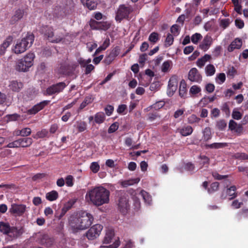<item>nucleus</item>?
I'll list each match as a JSON object with an SVG mask.
<instances>
[{
  "label": "nucleus",
  "mask_w": 248,
  "mask_h": 248,
  "mask_svg": "<svg viewBox=\"0 0 248 248\" xmlns=\"http://www.w3.org/2000/svg\"><path fill=\"white\" fill-rule=\"evenodd\" d=\"M178 77L176 75L172 76L169 81L167 93L169 96L172 95L177 89Z\"/></svg>",
  "instance_id": "9b49d317"
},
{
  "label": "nucleus",
  "mask_w": 248,
  "mask_h": 248,
  "mask_svg": "<svg viewBox=\"0 0 248 248\" xmlns=\"http://www.w3.org/2000/svg\"><path fill=\"white\" fill-rule=\"evenodd\" d=\"M24 14L25 11L23 9H18L16 10L13 16L11 17L10 20V24L14 25L16 23L23 18Z\"/></svg>",
  "instance_id": "f3484780"
},
{
  "label": "nucleus",
  "mask_w": 248,
  "mask_h": 248,
  "mask_svg": "<svg viewBox=\"0 0 248 248\" xmlns=\"http://www.w3.org/2000/svg\"><path fill=\"white\" fill-rule=\"evenodd\" d=\"M177 131L179 132L182 136L186 137L191 135L193 131V129L191 126L187 125L181 128H178Z\"/></svg>",
  "instance_id": "5701e85b"
},
{
  "label": "nucleus",
  "mask_w": 248,
  "mask_h": 248,
  "mask_svg": "<svg viewBox=\"0 0 248 248\" xmlns=\"http://www.w3.org/2000/svg\"><path fill=\"white\" fill-rule=\"evenodd\" d=\"M232 116L233 119L236 120H239L242 118V114L240 111H237L234 109L232 111Z\"/></svg>",
  "instance_id": "0e129e2a"
},
{
  "label": "nucleus",
  "mask_w": 248,
  "mask_h": 248,
  "mask_svg": "<svg viewBox=\"0 0 248 248\" xmlns=\"http://www.w3.org/2000/svg\"><path fill=\"white\" fill-rule=\"evenodd\" d=\"M221 110L224 112L226 116L229 117L230 115V110L227 103H224L221 107Z\"/></svg>",
  "instance_id": "4d7b16f0"
},
{
  "label": "nucleus",
  "mask_w": 248,
  "mask_h": 248,
  "mask_svg": "<svg viewBox=\"0 0 248 248\" xmlns=\"http://www.w3.org/2000/svg\"><path fill=\"white\" fill-rule=\"evenodd\" d=\"M139 181V180H138L137 179L125 180L122 182L121 185L124 187H127L128 186L133 185L134 183H137Z\"/></svg>",
  "instance_id": "bf43d9fd"
},
{
  "label": "nucleus",
  "mask_w": 248,
  "mask_h": 248,
  "mask_svg": "<svg viewBox=\"0 0 248 248\" xmlns=\"http://www.w3.org/2000/svg\"><path fill=\"white\" fill-rule=\"evenodd\" d=\"M212 42L213 39L211 36L207 35L204 36L202 41L200 44L199 47L204 51H206L209 48L212 44Z\"/></svg>",
  "instance_id": "6ab92c4d"
},
{
  "label": "nucleus",
  "mask_w": 248,
  "mask_h": 248,
  "mask_svg": "<svg viewBox=\"0 0 248 248\" xmlns=\"http://www.w3.org/2000/svg\"><path fill=\"white\" fill-rule=\"evenodd\" d=\"M120 244V241L117 240H115L112 245L109 246H101L100 248H117L119 246Z\"/></svg>",
  "instance_id": "338daca9"
},
{
  "label": "nucleus",
  "mask_w": 248,
  "mask_h": 248,
  "mask_svg": "<svg viewBox=\"0 0 248 248\" xmlns=\"http://www.w3.org/2000/svg\"><path fill=\"white\" fill-rule=\"evenodd\" d=\"M201 120L200 118L196 115L192 114L188 118V122L190 124L198 123Z\"/></svg>",
  "instance_id": "052dcab7"
},
{
  "label": "nucleus",
  "mask_w": 248,
  "mask_h": 248,
  "mask_svg": "<svg viewBox=\"0 0 248 248\" xmlns=\"http://www.w3.org/2000/svg\"><path fill=\"white\" fill-rule=\"evenodd\" d=\"M199 158L201 159L200 164L202 165V167L205 166L207 167L209 164V158L207 156L204 155H200Z\"/></svg>",
  "instance_id": "c03bdc74"
},
{
  "label": "nucleus",
  "mask_w": 248,
  "mask_h": 248,
  "mask_svg": "<svg viewBox=\"0 0 248 248\" xmlns=\"http://www.w3.org/2000/svg\"><path fill=\"white\" fill-rule=\"evenodd\" d=\"M237 196L236 187L235 186H232L222 191L220 198L222 200L228 199L229 200H232Z\"/></svg>",
  "instance_id": "9d476101"
},
{
  "label": "nucleus",
  "mask_w": 248,
  "mask_h": 248,
  "mask_svg": "<svg viewBox=\"0 0 248 248\" xmlns=\"http://www.w3.org/2000/svg\"><path fill=\"white\" fill-rule=\"evenodd\" d=\"M20 147L27 148L31 146L33 143V140L30 137H24L19 138Z\"/></svg>",
  "instance_id": "b1692460"
},
{
  "label": "nucleus",
  "mask_w": 248,
  "mask_h": 248,
  "mask_svg": "<svg viewBox=\"0 0 248 248\" xmlns=\"http://www.w3.org/2000/svg\"><path fill=\"white\" fill-rule=\"evenodd\" d=\"M67 86V84L64 82H61L53 84L46 88V92L48 95H52L58 94L62 92Z\"/></svg>",
  "instance_id": "6e6552de"
},
{
  "label": "nucleus",
  "mask_w": 248,
  "mask_h": 248,
  "mask_svg": "<svg viewBox=\"0 0 248 248\" xmlns=\"http://www.w3.org/2000/svg\"><path fill=\"white\" fill-rule=\"evenodd\" d=\"M231 23V21L229 18L222 19L219 21V26L224 30L229 26Z\"/></svg>",
  "instance_id": "37998d69"
},
{
  "label": "nucleus",
  "mask_w": 248,
  "mask_h": 248,
  "mask_svg": "<svg viewBox=\"0 0 248 248\" xmlns=\"http://www.w3.org/2000/svg\"><path fill=\"white\" fill-rule=\"evenodd\" d=\"M148 40L151 43L155 44L159 41V35L156 32H153L150 34Z\"/></svg>",
  "instance_id": "58836bf2"
},
{
  "label": "nucleus",
  "mask_w": 248,
  "mask_h": 248,
  "mask_svg": "<svg viewBox=\"0 0 248 248\" xmlns=\"http://www.w3.org/2000/svg\"><path fill=\"white\" fill-rule=\"evenodd\" d=\"M203 139L204 141H207L212 138V134L211 129L209 127H205L203 131Z\"/></svg>",
  "instance_id": "e433bc0d"
},
{
  "label": "nucleus",
  "mask_w": 248,
  "mask_h": 248,
  "mask_svg": "<svg viewBox=\"0 0 248 248\" xmlns=\"http://www.w3.org/2000/svg\"><path fill=\"white\" fill-rule=\"evenodd\" d=\"M94 100V98L92 95L86 96L83 101L81 103L79 108L77 110V112L79 113L82 109L85 108L87 105L92 103Z\"/></svg>",
  "instance_id": "393cba45"
},
{
  "label": "nucleus",
  "mask_w": 248,
  "mask_h": 248,
  "mask_svg": "<svg viewBox=\"0 0 248 248\" xmlns=\"http://www.w3.org/2000/svg\"><path fill=\"white\" fill-rule=\"evenodd\" d=\"M165 105V103L164 101H160L158 102H156L152 106H151L150 107L151 108L155 109V110H158L162 108Z\"/></svg>",
  "instance_id": "13d9d810"
},
{
  "label": "nucleus",
  "mask_w": 248,
  "mask_h": 248,
  "mask_svg": "<svg viewBox=\"0 0 248 248\" xmlns=\"http://www.w3.org/2000/svg\"><path fill=\"white\" fill-rule=\"evenodd\" d=\"M179 26L177 24H174L170 28V31L173 35L177 36L180 33Z\"/></svg>",
  "instance_id": "6e6d98bb"
},
{
  "label": "nucleus",
  "mask_w": 248,
  "mask_h": 248,
  "mask_svg": "<svg viewBox=\"0 0 248 248\" xmlns=\"http://www.w3.org/2000/svg\"><path fill=\"white\" fill-rule=\"evenodd\" d=\"M202 38V36L200 33H196L192 35L191 39L193 43L197 44Z\"/></svg>",
  "instance_id": "5fc2aeb1"
},
{
  "label": "nucleus",
  "mask_w": 248,
  "mask_h": 248,
  "mask_svg": "<svg viewBox=\"0 0 248 248\" xmlns=\"http://www.w3.org/2000/svg\"><path fill=\"white\" fill-rule=\"evenodd\" d=\"M49 102L50 101L48 100H44L37 104L27 111V114L29 115H34L36 114L47 106Z\"/></svg>",
  "instance_id": "2eb2a0df"
},
{
  "label": "nucleus",
  "mask_w": 248,
  "mask_h": 248,
  "mask_svg": "<svg viewBox=\"0 0 248 248\" xmlns=\"http://www.w3.org/2000/svg\"><path fill=\"white\" fill-rule=\"evenodd\" d=\"M119 128V124L118 123L115 122L111 124L109 127L108 132V133H112L115 132Z\"/></svg>",
  "instance_id": "680f3d73"
},
{
  "label": "nucleus",
  "mask_w": 248,
  "mask_h": 248,
  "mask_svg": "<svg viewBox=\"0 0 248 248\" xmlns=\"http://www.w3.org/2000/svg\"><path fill=\"white\" fill-rule=\"evenodd\" d=\"M23 83L17 81H13L10 84V88L12 91L18 92L23 87Z\"/></svg>",
  "instance_id": "c756f323"
},
{
  "label": "nucleus",
  "mask_w": 248,
  "mask_h": 248,
  "mask_svg": "<svg viewBox=\"0 0 248 248\" xmlns=\"http://www.w3.org/2000/svg\"><path fill=\"white\" fill-rule=\"evenodd\" d=\"M35 55L33 53H29L20 60L16 65V69L19 72L28 71L33 65Z\"/></svg>",
  "instance_id": "39448f33"
},
{
  "label": "nucleus",
  "mask_w": 248,
  "mask_h": 248,
  "mask_svg": "<svg viewBox=\"0 0 248 248\" xmlns=\"http://www.w3.org/2000/svg\"><path fill=\"white\" fill-rule=\"evenodd\" d=\"M242 45V42L241 39L237 38L235 39L229 46L228 51L232 52L235 49H240Z\"/></svg>",
  "instance_id": "4be33fe9"
},
{
  "label": "nucleus",
  "mask_w": 248,
  "mask_h": 248,
  "mask_svg": "<svg viewBox=\"0 0 248 248\" xmlns=\"http://www.w3.org/2000/svg\"><path fill=\"white\" fill-rule=\"evenodd\" d=\"M132 11L130 6H126L125 4L119 5L116 13L115 17L116 21L121 22L123 19H127Z\"/></svg>",
  "instance_id": "423d86ee"
},
{
  "label": "nucleus",
  "mask_w": 248,
  "mask_h": 248,
  "mask_svg": "<svg viewBox=\"0 0 248 248\" xmlns=\"http://www.w3.org/2000/svg\"><path fill=\"white\" fill-rule=\"evenodd\" d=\"M105 114L103 112H98L96 113L94 117V122L98 124L103 123L105 120Z\"/></svg>",
  "instance_id": "c85d7f7f"
},
{
  "label": "nucleus",
  "mask_w": 248,
  "mask_h": 248,
  "mask_svg": "<svg viewBox=\"0 0 248 248\" xmlns=\"http://www.w3.org/2000/svg\"><path fill=\"white\" fill-rule=\"evenodd\" d=\"M174 41V37L172 34L168 33L165 41L164 46L166 47H168L173 44Z\"/></svg>",
  "instance_id": "79ce46f5"
},
{
  "label": "nucleus",
  "mask_w": 248,
  "mask_h": 248,
  "mask_svg": "<svg viewBox=\"0 0 248 248\" xmlns=\"http://www.w3.org/2000/svg\"><path fill=\"white\" fill-rule=\"evenodd\" d=\"M228 146V143L226 142L223 143H218L215 142L210 144H206L205 147L206 148H210V149H219L223 148L224 147H227Z\"/></svg>",
  "instance_id": "cd10ccee"
},
{
  "label": "nucleus",
  "mask_w": 248,
  "mask_h": 248,
  "mask_svg": "<svg viewBox=\"0 0 248 248\" xmlns=\"http://www.w3.org/2000/svg\"><path fill=\"white\" fill-rule=\"evenodd\" d=\"M34 36L32 33L28 32L26 36L20 40H18L14 49L16 54H21L25 52L33 44Z\"/></svg>",
  "instance_id": "20e7f679"
},
{
  "label": "nucleus",
  "mask_w": 248,
  "mask_h": 248,
  "mask_svg": "<svg viewBox=\"0 0 248 248\" xmlns=\"http://www.w3.org/2000/svg\"><path fill=\"white\" fill-rule=\"evenodd\" d=\"M42 245L46 247H50L53 243V239L49 238L48 235H44L41 240Z\"/></svg>",
  "instance_id": "72a5a7b5"
},
{
  "label": "nucleus",
  "mask_w": 248,
  "mask_h": 248,
  "mask_svg": "<svg viewBox=\"0 0 248 248\" xmlns=\"http://www.w3.org/2000/svg\"><path fill=\"white\" fill-rule=\"evenodd\" d=\"M219 184L218 182H216L212 183L210 187L208 188L207 190L209 193H213L218 189Z\"/></svg>",
  "instance_id": "a18cd8bd"
},
{
  "label": "nucleus",
  "mask_w": 248,
  "mask_h": 248,
  "mask_svg": "<svg viewBox=\"0 0 248 248\" xmlns=\"http://www.w3.org/2000/svg\"><path fill=\"white\" fill-rule=\"evenodd\" d=\"M48 134V132L46 129H43L38 131L35 134L32 135V137L35 139L44 138L47 137Z\"/></svg>",
  "instance_id": "c9c22d12"
},
{
  "label": "nucleus",
  "mask_w": 248,
  "mask_h": 248,
  "mask_svg": "<svg viewBox=\"0 0 248 248\" xmlns=\"http://www.w3.org/2000/svg\"><path fill=\"white\" fill-rule=\"evenodd\" d=\"M226 80V76L225 74L223 73H219L217 75V77L216 78V82L219 84H221L225 82Z\"/></svg>",
  "instance_id": "de8ad7c7"
},
{
  "label": "nucleus",
  "mask_w": 248,
  "mask_h": 248,
  "mask_svg": "<svg viewBox=\"0 0 248 248\" xmlns=\"http://www.w3.org/2000/svg\"><path fill=\"white\" fill-rule=\"evenodd\" d=\"M114 233L113 231L110 230L107 232L106 235L104 237L103 243L104 244H109L111 242V240L113 238Z\"/></svg>",
  "instance_id": "f704fd0d"
},
{
  "label": "nucleus",
  "mask_w": 248,
  "mask_h": 248,
  "mask_svg": "<svg viewBox=\"0 0 248 248\" xmlns=\"http://www.w3.org/2000/svg\"><path fill=\"white\" fill-rule=\"evenodd\" d=\"M59 197V194L57 191L55 190H52L46 194V199L50 202L56 200Z\"/></svg>",
  "instance_id": "473e14b6"
},
{
  "label": "nucleus",
  "mask_w": 248,
  "mask_h": 248,
  "mask_svg": "<svg viewBox=\"0 0 248 248\" xmlns=\"http://www.w3.org/2000/svg\"><path fill=\"white\" fill-rule=\"evenodd\" d=\"M186 94V84L185 81L183 79L181 81L179 86V95L185 98Z\"/></svg>",
  "instance_id": "bb28decb"
},
{
  "label": "nucleus",
  "mask_w": 248,
  "mask_h": 248,
  "mask_svg": "<svg viewBox=\"0 0 248 248\" xmlns=\"http://www.w3.org/2000/svg\"><path fill=\"white\" fill-rule=\"evenodd\" d=\"M205 71L207 76H212L215 74L216 69L213 64H209L206 66Z\"/></svg>",
  "instance_id": "4c0bfd02"
},
{
  "label": "nucleus",
  "mask_w": 248,
  "mask_h": 248,
  "mask_svg": "<svg viewBox=\"0 0 248 248\" xmlns=\"http://www.w3.org/2000/svg\"><path fill=\"white\" fill-rule=\"evenodd\" d=\"M110 192L103 186H96L89 190L86 195V199L92 203L99 206L108 203L109 201Z\"/></svg>",
  "instance_id": "f03ea898"
},
{
  "label": "nucleus",
  "mask_w": 248,
  "mask_h": 248,
  "mask_svg": "<svg viewBox=\"0 0 248 248\" xmlns=\"http://www.w3.org/2000/svg\"><path fill=\"white\" fill-rule=\"evenodd\" d=\"M90 27L93 30H99L100 25V22L97 21L94 19H91L89 22Z\"/></svg>",
  "instance_id": "3c124183"
},
{
  "label": "nucleus",
  "mask_w": 248,
  "mask_h": 248,
  "mask_svg": "<svg viewBox=\"0 0 248 248\" xmlns=\"http://www.w3.org/2000/svg\"><path fill=\"white\" fill-rule=\"evenodd\" d=\"M53 28L48 25H43L39 29V32L43 35L44 39L50 42Z\"/></svg>",
  "instance_id": "dca6fc26"
},
{
  "label": "nucleus",
  "mask_w": 248,
  "mask_h": 248,
  "mask_svg": "<svg viewBox=\"0 0 248 248\" xmlns=\"http://www.w3.org/2000/svg\"><path fill=\"white\" fill-rule=\"evenodd\" d=\"M118 208L120 212L125 214L130 209L129 203V196L125 192H121L118 200Z\"/></svg>",
  "instance_id": "0eeeda50"
},
{
  "label": "nucleus",
  "mask_w": 248,
  "mask_h": 248,
  "mask_svg": "<svg viewBox=\"0 0 248 248\" xmlns=\"http://www.w3.org/2000/svg\"><path fill=\"white\" fill-rule=\"evenodd\" d=\"M98 4V0H89L85 2L83 5L86 6L90 10H93L96 9Z\"/></svg>",
  "instance_id": "2f4dec72"
},
{
  "label": "nucleus",
  "mask_w": 248,
  "mask_h": 248,
  "mask_svg": "<svg viewBox=\"0 0 248 248\" xmlns=\"http://www.w3.org/2000/svg\"><path fill=\"white\" fill-rule=\"evenodd\" d=\"M188 79L191 82L200 83L202 82V78L197 68H192L188 72Z\"/></svg>",
  "instance_id": "4468645a"
},
{
  "label": "nucleus",
  "mask_w": 248,
  "mask_h": 248,
  "mask_svg": "<svg viewBox=\"0 0 248 248\" xmlns=\"http://www.w3.org/2000/svg\"><path fill=\"white\" fill-rule=\"evenodd\" d=\"M171 63V61L168 60L165 61L161 66V71L164 73L167 72L170 68V64Z\"/></svg>",
  "instance_id": "864d4df0"
},
{
  "label": "nucleus",
  "mask_w": 248,
  "mask_h": 248,
  "mask_svg": "<svg viewBox=\"0 0 248 248\" xmlns=\"http://www.w3.org/2000/svg\"><path fill=\"white\" fill-rule=\"evenodd\" d=\"M26 206L24 204L13 203L11 205L9 212L16 216H21L25 212Z\"/></svg>",
  "instance_id": "f8f14e48"
},
{
  "label": "nucleus",
  "mask_w": 248,
  "mask_h": 248,
  "mask_svg": "<svg viewBox=\"0 0 248 248\" xmlns=\"http://www.w3.org/2000/svg\"><path fill=\"white\" fill-rule=\"evenodd\" d=\"M233 157L235 159L247 160L248 159V155L244 153H237L233 155Z\"/></svg>",
  "instance_id": "8fccbe9b"
},
{
  "label": "nucleus",
  "mask_w": 248,
  "mask_h": 248,
  "mask_svg": "<svg viewBox=\"0 0 248 248\" xmlns=\"http://www.w3.org/2000/svg\"><path fill=\"white\" fill-rule=\"evenodd\" d=\"M50 43H59L65 39V36L62 29L53 30L52 34L51 36Z\"/></svg>",
  "instance_id": "ddd939ff"
},
{
  "label": "nucleus",
  "mask_w": 248,
  "mask_h": 248,
  "mask_svg": "<svg viewBox=\"0 0 248 248\" xmlns=\"http://www.w3.org/2000/svg\"><path fill=\"white\" fill-rule=\"evenodd\" d=\"M211 58V57L209 54H205L202 57L199 59L196 62L197 65L202 68V67L205 64V63L209 61Z\"/></svg>",
  "instance_id": "a878e982"
},
{
  "label": "nucleus",
  "mask_w": 248,
  "mask_h": 248,
  "mask_svg": "<svg viewBox=\"0 0 248 248\" xmlns=\"http://www.w3.org/2000/svg\"><path fill=\"white\" fill-rule=\"evenodd\" d=\"M76 127L79 132H82L86 130L87 124L84 121H78Z\"/></svg>",
  "instance_id": "a19ab883"
},
{
  "label": "nucleus",
  "mask_w": 248,
  "mask_h": 248,
  "mask_svg": "<svg viewBox=\"0 0 248 248\" xmlns=\"http://www.w3.org/2000/svg\"><path fill=\"white\" fill-rule=\"evenodd\" d=\"M74 178L73 176L69 175L65 178V183L68 186H72L74 185Z\"/></svg>",
  "instance_id": "69168bd1"
},
{
  "label": "nucleus",
  "mask_w": 248,
  "mask_h": 248,
  "mask_svg": "<svg viewBox=\"0 0 248 248\" xmlns=\"http://www.w3.org/2000/svg\"><path fill=\"white\" fill-rule=\"evenodd\" d=\"M201 92V88L198 85H193L189 90V93L192 95H196Z\"/></svg>",
  "instance_id": "09e8293b"
},
{
  "label": "nucleus",
  "mask_w": 248,
  "mask_h": 248,
  "mask_svg": "<svg viewBox=\"0 0 248 248\" xmlns=\"http://www.w3.org/2000/svg\"><path fill=\"white\" fill-rule=\"evenodd\" d=\"M75 3L73 0H66V3L62 9L63 13L62 16H66L72 14L74 11Z\"/></svg>",
  "instance_id": "a211bd4d"
},
{
  "label": "nucleus",
  "mask_w": 248,
  "mask_h": 248,
  "mask_svg": "<svg viewBox=\"0 0 248 248\" xmlns=\"http://www.w3.org/2000/svg\"><path fill=\"white\" fill-rule=\"evenodd\" d=\"M31 130L29 127L23 128L21 130H17L16 133L17 136H21L24 137H27L31 134Z\"/></svg>",
  "instance_id": "7c9ffc66"
},
{
  "label": "nucleus",
  "mask_w": 248,
  "mask_h": 248,
  "mask_svg": "<svg viewBox=\"0 0 248 248\" xmlns=\"http://www.w3.org/2000/svg\"><path fill=\"white\" fill-rule=\"evenodd\" d=\"M73 67L70 64L66 63H63L61 64L59 69L60 73L65 75H70L73 71Z\"/></svg>",
  "instance_id": "412c9836"
},
{
  "label": "nucleus",
  "mask_w": 248,
  "mask_h": 248,
  "mask_svg": "<svg viewBox=\"0 0 248 248\" xmlns=\"http://www.w3.org/2000/svg\"><path fill=\"white\" fill-rule=\"evenodd\" d=\"M103 226L96 224L93 225L86 233L87 238L89 240H94L97 238L100 234L103 229Z\"/></svg>",
  "instance_id": "1a4fd4ad"
},
{
  "label": "nucleus",
  "mask_w": 248,
  "mask_h": 248,
  "mask_svg": "<svg viewBox=\"0 0 248 248\" xmlns=\"http://www.w3.org/2000/svg\"><path fill=\"white\" fill-rule=\"evenodd\" d=\"M90 168L93 173H96L99 170L100 166L98 162H93L91 164Z\"/></svg>",
  "instance_id": "603ef678"
},
{
  "label": "nucleus",
  "mask_w": 248,
  "mask_h": 248,
  "mask_svg": "<svg viewBox=\"0 0 248 248\" xmlns=\"http://www.w3.org/2000/svg\"><path fill=\"white\" fill-rule=\"evenodd\" d=\"M0 232L6 235V239L8 241L17 239L22 235L23 232L21 228L11 226L9 223L3 221L0 222Z\"/></svg>",
  "instance_id": "7ed1b4c3"
},
{
  "label": "nucleus",
  "mask_w": 248,
  "mask_h": 248,
  "mask_svg": "<svg viewBox=\"0 0 248 248\" xmlns=\"http://www.w3.org/2000/svg\"><path fill=\"white\" fill-rule=\"evenodd\" d=\"M13 40V37L12 36H8L3 43L0 45V55L4 54L6 49L12 44Z\"/></svg>",
  "instance_id": "aec40b11"
},
{
  "label": "nucleus",
  "mask_w": 248,
  "mask_h": 248,
  "mask_svg": "<svg viewBox=\"0 0 248 248\" xmlns=\"http://www.w3.org/2000/svg\"><path fill=\"white\" fill-rule=\"evenodd\" d=\"M113 110L114 107L111 105H108L105 108V113L108 116H110L112 114Z\"/></svg>",
  "instance_id": "774afa93"
},
{
  "label": "nucleus",
  "mask_w": 248,
  "mask_h": 248,
  "mask_svg": "<svg viewBox=\"0 0 248 248\" xmlns=\"http://www.w3.org/2000/svg\"><path fill=\"white\" fill-rule=\"evenodd\" d=\"M6 147L12 148H19L20 147L19 139H17L13 142L9 143Z\"/></svg>",
  "instance_id": "e2e57ef3"
},
{
  "label": "nucleus",
  "mask_w": 248,
  "mask_h": 248,
  "mask_svg": "<svg viewBox=\"0 0 248 248\" xmlns=\"http://www.w3.org/2000/svg\"><path fill=\"white\" fill-rule=\"evenodd\" d=\"M140 195L143 199L144 200L145 203L148 204H151L152 202V197L148 192L142 190L140 192Z\"/></svg>",
  "instance_id": "ea45409f"
},
{
  "label": "nucleus",
  "mask_w": 248,
  "mask_h": 248,
  "mask_svg": "<svg viewBox=\"0 0 248 248\" xmlns=\"http://www.w3.org/2000/svg\"><path fill=\"white\" fill-rule=\"evenodd\" d=\"M93 217L90 213L80 211L76 215H71L69 218V224L74 232L83 230L89 228L93 223Z\"/></svg>",
  "instance_id": "f257e3e1"
},
{
  "label": "nucleus",
  "mask_w": 248,
  "mask_h": 248,
  "mask_svg": "<svg viewBox=\"0 0 248 248\" xmlns=\"http://www.w3.org/2000/svg\"><path fill=\"white\" fill-rule=\"evenodd\" d=\"M216 126L219 130H223L227 126V123L224 120H219L217 122Z\"/></svg>",
  "instance_id": "49530a36"
}]
</instances>
